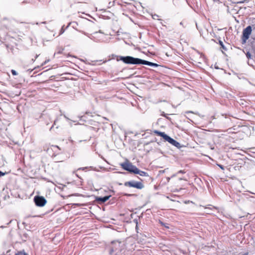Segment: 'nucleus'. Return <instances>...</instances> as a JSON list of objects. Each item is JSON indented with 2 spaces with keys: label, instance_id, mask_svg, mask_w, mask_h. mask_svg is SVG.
<instances>
[{
  "label": "nucleus",
  "instance_id": "35",
  "mask_svg": "<svg viewBox=\"0 0 255 255\" xmlns=\"http://www.w3.org/2000/svg\"><path fill=\"white\" fill-rule=\"evenodd\" d=\"M192 113L191 111H188V112H186V113Z\"/></svg>",
  "mask_w": 255,
  "mask_h": 255
},
{
  "label": "nucleus",
  "instance_id": "8",
  "mask_svg": "<svg viewBox=\"0 0 255 255\" xmlns=\"http://www.w3.org/2000/svg\"><path fill=\"white\" fill-rule=\"evenodd\" d=\"M111 197V195H109V196H104V197H97L96 198V201L99 202V203H105V202H106L110 197Z\"/></svg>",
  "mask_w": 255,
  "mask_h": 255
},
{
  "label": "nucleus",
  "instance_id": "18",
  "mask_svg": "<svg viewBox=\"0 0 255 255\" xmlns=\"http://www.w3.org/2000/svg\"><path fill=\"white\" fill-rule=\"evenodd\" d=\"M55 148H58V149H59L58 146H57V145H52V146H51V149H52V150H54Z\"/></svg>",
  "mask_w": 255,
  "mask_h": 255
},
{
  "label": "nucleus",
  "instance_id": "2",
  "mask_svg": "<svg viewBox=\"0 0 255 255\" xmlns=\"http://www.w3.org/2000/svg\"><path fill=\"white\" fill-rule=\"evenodd\" d=\"M120 166L125 170L130 173H134L137 167L133 165L131 163L129 162L128 160L125 162L120 163Z\"/></svg>",
  "mask_w": 255,
  "mask_h": 255
},
{
  "label": "nucleus",
  "instance_id": "28",
  "mask_svg": "<svg viewBox=\"0 0 255 255\" xmlns=\"http://www.w3.org/2000/svg\"><path fill=\"white\" fill-rule=\"evenodd\" d=\"M64 118H65L66 119H67V120H70V119H69L67 117H66V115H64Z\"/></svg>",
  "mask_w": 255,
  "mask_h": 255
},
{
  "label": "nucleus",
  "instance_id": "30",
  "mask_svg": "<svg viewBox=\"0 0 255 255\" xmlns=\"http://www.w3.org/2000/svg\"><path fill=\"white\" fill-rule=\"evenodd\" d=\"M82 32L84 34H85V35H88V34H87V33H86V32H84V31H82Z\"/></svg>",
  "mask_w": 255,
  "mask_h": 255
},
{
  "label": "nucleus",
  "instance_id": "27",
  "mask_svg": "<svg viewBox=\"0 0 255 255\" xmlns=\"http://www.w3.org/2000/svg\"><path fill=\"white\" fill-rule=\"evenodd\" d=\"M87 167H83V168H79L78 169V170L82 169V170H85V169H87Z\"/></svg>",
  "mask_w": 255,
  "mask_h": 255
},
{
  "label": "nucleus",
  "instance_id": "37",
  "mask_svg": "<svg viewBox=\"0 0 255 255\" xmlns=\"http://www.w3.org/2000/svg\"><path fill=\"white\" fill-rule=\"evenodd\" d=\"M73 23H75V24H76V25H78V23H77V22H73Z\"/></svg>",
  "mask_w": 255,
  "mask_h": 255
},
{
  "label": "nucleus",
  "instance_id": "11",
  "mask_svg": "<svg viewBox=\"0 0 255 255\" xmlns=\"http://www.w3.org/2000/svg\"><path fill=\"white\" fill-rule=\"evenodd\" d=\"M15 255H28L24 251H20L15 254Z\"/></svg>",
  "mask_w": 255,
  "mask_h": 255
},
{
  "label": "nucleus",
  "instance_id": "41",
  "mask_svg": "<svg viewBox=\"0 0 255 255\" xmlns=\"http://www.w3.org/2000/svg\"><path fill=\"white\" fill-rule=\"evenodd\" d=\"M38 56H39L38 55H36L35 58H37L38 57Z\"/></svg>",
  "mask_w": 255,
  "mask_h": 255
},
{
  "label": "nucleus",
  "instance_id": "21",
  "mask_svg": "<svg viewBox=\"0 0 255 255\" xmlns=\"http://www.w3.org/2000/svg\"><path fill=\"white\" fill-rule=\"evenodd\" d=\"M133 221H134V222L136 223V229H137V220H136V219H135V220H133Z\"/></svg>",
  "mask_w": 255,
  "mask_h": 255
},
{
  "label": "nucleus",
  "instance_id": "5",
  "mask_svg": "<svg viewBox=\"0 0 255 255\" xmlns=\"http://www.w3.org/2000/svg\"><path fill=\"white\" fill-rule=\"evenodd\" d=\"M252 32V27L249 25L244 29L243 32L242 41L243 43L246 42L247 40L249 39L250 34Z\"/></svg>",
  "mask_w": 255,
  "mask_h": 255
},
{
  "label": "nucleus",
  "instance_id": "43",
  "mask_svg": "<svg viewBox=\"0 0 255 255\" xmlns=\"http://www.w3.org/2000/svg\"><path fill=\"white\" fill-rule=\"evenodd\" d=\"M11 222V221H10L9 223ZM7 225L9 224V223L7 224Z\"/></svg>",
  "mask_w": 255,
  "mask_h": 255
},
{
  "label": "nucleus",
  "instance_id": "31",
  "mask_svg": "<svg viewBox=\"0 0 255 255\" xmlns=\"http://www.w3.org/2000/svg\"><path fill=\"white\" fill-rule=\"evenodd\" d=\"M89 37H90V39H94V36H92L91 37H90V36H89Z\"/></svg>",
  "mask_w": 255,
  "mask_h": 255
},
{
  "label": "nucleus",
  "instance_id": "15",
  "mask_svg": "<svg viewBox=\"0 0 255 255\" xmlns=\"http://www.w3.org/2000/svg\"><path fill=\"white\" fill-rule=\"evenodd\" d=\"M64 31H65V29H64L63 26L61 28V29H60L59 35H61L62 34H63L64 32Z\"/></svg>",
  "mask_w": 255,
  "mask_h": 255
},
{
  "label": "nucleus",
  "instance_id": "29",
  "mask_svg": "<svg viewBox=\"0 0 255 255\" xmlns=\"http://www.w3.org/2000/svg\"><path fill=\"white\" fill-rule=\"evenodd\" d=\"M48 61H49V60L45 61L44 62V63H43V64H42V65L46 64L48 62Z\"/></svg>",
  "mask_w": 255,
  "mask_h": 255
},
{
  "label": "nucleus",
  "instance_id": "39",
  "mask_svg": "<svg viewBox=\"0 0 255 255\" xmlns=\"http://www.w3.org/2000/svg\"><path fill=\"white\" fill-rule=\"evenodd\" d=\"M180 25H183V22H181L180 23Z\"/></svg>",
  "mask_w": 255,
  "mask_h": 255
},
{
  "label": "nucleus",
  "instance_id": "13",
  "mask_svg": "<svg viewBox=\"0 0 255 255\" xmlns=\"http://www.w3.org/2000/svg\"><path fill=\"white\" fill-rule=\"evenodd\" d=\"M64 50V49L63 48H60L57 51V53L58 54H61L62 53L63 51Z\"/></svg>",
  "mask_w": 255,
  "mask_h": 255
},
{
  "label": "nucleus",
  "instance_id": "40",
  "mask_svg": "<svg viewBox=\"0 0 255 255\" xmlns=\"http://www.w3.org/2000/svg\"><path fill=\"white\" fill-rule=\"evenodd\" d=\"M98 32H96L94 33V34H95V35H96V34H98Z\"/></svg>",
  "mask_w": 255,
  "mask_h": 255
},
{
  "label": "nucleus",
  "instance_id": "26",
  "mask_svg": "<svg viewBox=\"0 0 255 255\" xmlns=\"http://www.w3.org/2000/svg\"><path fill=\"white\" fill-rule=\"evenodd\" d=\"M160 223H161V224L162 225L164 226L166 228H169V227H168V226H167L166 225H164V224L163 223H162V222H160Z\"/></svg>",
  "mask_w": 255,
  "mask_h": 255
},
{
  "label": "nucleus",
  "instance_id": "22",
  "mask_svg": "<svg viewBox=\"0 0 255 255\" xmlns=\"http://www.w3.org/2000/svg\"><path fill=\"white\" fill-rule=\"evenodd\" d=\"M56 120H55V121H54V124H53V125L51 127V128H50V130H51V129L53 128V127H54V125H56Z\"/></svg>",
  "mask_w": 255,
  "mask_h": 255
},
{
  "label": "nucleus",
  "instance_id": "14",
  "mask_svg": "<svg viewBox=\"0 0 255 255\" xmlns=\"http://www.w3.org/2000/svg\"><path fill=\"white\" fill-rule=\"evenodd\" d=\"M246 56L248 59L251 58L252 55L251 53L249 52H247V53L246 54Z\"/></svg>",
  "mask_w": 255,
  "mask_h": 255
},
{
  "label": "nucleus",
  "instance_id": "16",
  "mask_svg": "<svg viewBox=\"0 0 255 255\" xmlns=\"http://www.w3.org/2000/svg\"><path fill=\"white\" fill-rule=\"evenodd\" d=\"M11 72L13 75H17V72L14 70H11Z\"/></svg>",
  "mask_w": 255,
  "mask_h": 255
},
{
  "label": "nucleus",
  "instance_id": "17",
  "mask_svg": "<svg viewBox=\"0 0 255 255\" xmlns=\"http://www.w3.org/2000/svg\"><path fill=\"white\" fill-rule=\"evenodd\" d=\"M161 116H163V117H165V118H167V119H169V118H168V117H167V115H166V114H165L164 113V112H162L161 113Z\"/></svg>",
  "mask_w": 255,
  "mask_h": 255
},
{
  "label": "nucleus",
  "instance_id": "32",
  "mask_svg": "<svg viewBox=\"0 0 255 255\" xmlns=\"http://www.w3.org/2000/svg\"><path fill=\"white\" fill-rule=\"evenodd\" d=\"M170 179V177H168V178H167V180L168 182H169V181Z\"/></svg>",
  "mask_w": 255,
  "mask_h": 255
},
{
  "label": "nucleus",
  "instance_id": "6",
  "mask_svg": "<svg viewBox=\"0 0 255 255\" xmlns=\"http://www.w3.org/2000/svg\"><path fill=\"white\" fill-rule=\"evenodd\" d=\"M35 205L38 207H43L46 203V200L42 196H36L34 198Z\"/></svg>",
  "mask_w": 255,
  "mask_h": 255
},
{
  "label": "nucleus",
  "instance_id": "34",
  "mask_svg": "<svg viewBox=\"0 0 255 255\" xmlns=\"http://www.w3.org/2000/svg\"><path fill=\"white\" fill-rule=\"evenodd\" d=\"M0 228H2V229H3V228H5V226H1L0 227Z\"/></svg>",
  "mask_w": 255,
  "mask_h": 255
},
{
  "label": "nucleus",
  "instance_id": "12",
  "mask_svg": "<svg viewBox=\"0 0 255 255\" xmlns=\"http://www.w3.org/2000/svg\"><path fill=\"white\" fill-rule=\"evenodd\" d=\"M219 44H220V45L221 46L222 48L223 49H224V50H227V48L225 47V46H224V44H223V42L222 41H221V40H220V41H219Z\"/></svg>",
  "mask_w": 255,
  "mask_h": 255
},
{
  "label": "nucleus",
  "instance_id": "42",
  "mask_svg": "<svg viewBox=\"0 0 255 255\" xmlns=\"http://www.w3.org/2000/svg\"><path fill=\"white\" fill-rule=\"evenodd\" d=\"M42 23H46V22L45 21H43L42 22Z\"/></svg>",
  "mask_w": 255,
  "mask_h": 255
},
{
  "label": "nucleus",
  "instance_id": "3",
  "mask_svg": "<svg viewBox=\"0 0 255 255\" xmlns=\"http://www.w3.org/2000/svg\"><path fill=\"white\" fill-rule=\"evenodd\" d=\"M124 244L122 242L118 241H114L112 242V247L110 251V254L114 252L118 253L122 251L123 247Z\"/></svg>",
  "mask_w": 255,
  "mask_h": 255
},
{
  "label": "nucleus",
  "instance_id": "1",
  "mask_svg": "<svg viewBox=\"0 0 255 255\" xmlns=\"http://www.w3.org/2000/svg\"><path fill=\"white\" fill-rule=\"evenodd\" d=\"M120 60L127 64H143L153 67H157L158 66V65L156 63L144 60L140 58H134L130 56H120Z\"/></svg>",
  "mask_w": 255,
  "mask_h": 255
},
{
  "label": "nucleus",
  "instance_id": "20",
  "mask_svg": "<svg viewBox=\"0 0 255 255\" xmlns=\"http://www.w3.org/2000/svg\"><path fill=\"white\" fill-rule=\"evenodd\" d=\"M218 166L222 169L224 170V167L222 165H221V164H218Z\"/></svg>",
  "mask_w": 255,
  "mask_h": 255
},
{
  "label": "nucleus",
  "instance_id": "38",
  "mask_svg": "<svg viewBox=\"0 0 255 255\" xmlns=\"http://www.w3.org/2000/svg\"><path fill=\"white\" fill-rule=\"evenodd\" d=\"M73 28H75V30H78H78L77 28H76L74 26H73Z\"/></svg>",
  "mask_w": 255,
  "mask_h": 255
},
{
  "label": "nucleus",
  "instance_id": "24",
  "mask_svg": "<svg viewBox=\"0 0 255 255\" xmlns=\"http://www.w3.org/2000/svg\"><path fill=\"white\" fill-rule=\"evenodd\" d=\"M153 19H156L157 17H158L157 15L155 14L154 15L152 16Z\"/></svg>",
  "mask_w": 255,
  "mask_h": 255
},
{
  "label": "nucleus",
  "instance_id": "23",
  "mask_svg": "<svg viewBox=\"0 0 255 255\" xmlns=\"http://www.w3.org/2000/svg\"><path fill=\"white\" fill-rule=\"evenodd\" d=\"M4 175V173L1 172V171H0V177L3 176Z\"/></svg>",
  "mask_w": 255,
  "mask_h": 255
},
{
  "label": "nucleus",
  "instance_id": "9",
  "mask_svg": "<svg viewBox=\"0 0 255 255\" xmlns=\"http://www.w3.org/2000/svg\"><path fill=\"white\" fill-rule=\"evenodd\" d=\"M134 174H139L141 176H148V173L146 172L140 170L138 168H136Z\"/></svg>",
  "mask_w": 255,
  "mask_h": 255
},
{
  "label": "nucleus",
  "instance_id": "10",
  "mask_svg": "<svg viewBox=\"0 0 255 255\" xmlns=\"http://www.w3.org/2000/svg\"><path fill=\"white\" fill-rule=\"evenodd\" d=\"M154 132L157 134V135L161 136L164 140L165 139L166 137L168 135L165 133L164 132L159 131L158 130H155Z\"/></svg>",
  "mask_w": 255,
  "mask_h": 255
},
{
  "label": "nucleus",
  "instance_id": "4",
  "mask_svg": "<svg viewBox=\"0 0 255 255\" xmlns=\"http://www.w3.org/2000/svg\"><path fill=\"white\" fill-rule=\"evenodd\" d=\"M125 186L134 187L138 189H141L144 187L143 184L140 182L130 181L125 183Z\"/></svg>",
  "mask_w": 255,
  "mask_h": 255
},
{
  "label": "nucleus",
  "instance_id": "7",
  "mask_svg": "<svg viewBox=\"0 0 255 255\" xmlns=\"http://www.w3.org/2000/svg\"><path fill=\"white\" fill-rule=\"evenodd\" d=\"M165 140L168 141L169 143H170V144L175 146L176 147H180V144L176 140H174L173 138H171L168 135L167 136Z\"/></svg>",
  "mask_w": 255,
  "mask_h": 255
},
{
  "label": "nucleus",
  "instance_id": "25",
  "mask_svg": "<svg viewBox=\"0 0 255 255\" xmlns=\"http://www.w3.org/2000/svg\"><path fill=\"white\" fill-rule=\"evenodd\" d=\"M185 172L183 170H180L177 173H184Z\"/></svg>",
  "mask_w": 255,
  "mask_h": 255
},
{
  "label": "nucleus",
  "instance_id": "36",
  "mask_svg": "<svg viewBox=\"0 0 255 255\" xmlns=\"http://www.w3.org/2000/svg\"><path fill=\"white\" fill-rule=\"evenodd\" d=\"M176 176V174H173V175L171 176V177H174V176Z\"/></svg>",
  "mask_w": 255,
  "mask_h": 255
},
{
  "label": "nucleus",
  "instance_id": "19",
  "mask_svg": "<svg viewBox=\"0 0 255 255\" xmlns=\"http://www.w3.org/2000/svg\"><path fill=\"white\" fill-rule=\"evenodd\" d=\"M245 1H246V0H241L240 1H237V2L238 3H244Z\"/></svg>",
  "mask_w": 255,
  "mask_h": 255
},
{
  "label": "nucleus",
  "instance_id": "44",
  "mask_svg": "<svg viewBox=\"0 0 255 255\" xmlns=\"http://www.w3.org/2000/svg\"><path fill=\"white\" fill-rule=\"evenodd\" d=\"M214 1H215L216 0H213Z\"/></svg>",
  "mask_w": 255,
  "mask_h": 255
},
{
  "label": "nucleus",
  "instance_id": "33",
  "mask_svg": "<svg viewBox=\"0 0 255 255\" xmlns=\"http://www.w3.org/2000/svg\"><path fill=\"white\" fill-rule=\"evenodd\" d=\"M71 22H70V23L68 24V25L67 26V27H66V28H67L69 26V25H70V24H71Z\"/></svg>",
  "mask_w": 255,
  "mask_h": 255
}]
</instances>
